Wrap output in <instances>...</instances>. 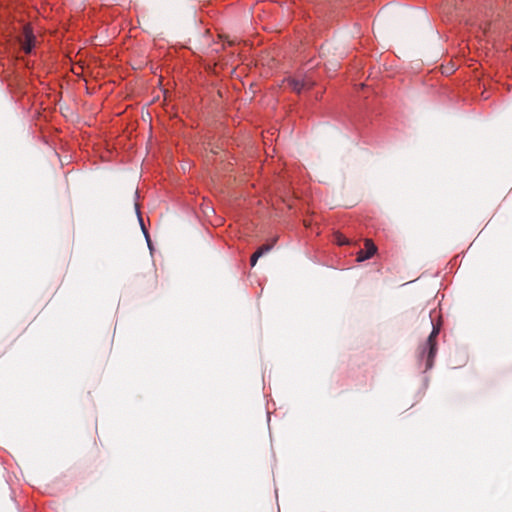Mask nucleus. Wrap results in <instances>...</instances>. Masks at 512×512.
Instances as JSON below:
<instances>
[{
  "instance_id": "nucleus-5",
  "label": "nucleus",
  "mask_w": 512,
  "mask_h": 512,
  "mask_svg": "<svg viewBox=\"0 0 512 512\" xmlns=\"http://www.w3.org/2000/svg\"><path fill=\"white\" fill-rule=\"evenodd\" d=\"M377 252V247L373 243L371 239L365 240V251L360 250L357 254V261L362 262L364 260H367L374 256V254Z\"/></svg>"
},
{
  "instance_id": "nucleus-1",
  "label": "nucleus",
  "mask_w": 512,
  "mask_h": 512,
  "mask_svg": "<svg viewBox=\"0 0 512 512\" xmlns=\"http://www.w3.org/2000/svg\"><path fill=\"white\" fill-rule=\"evenodd\" d=\"M440 332L439 325L433 324V329L430 335L428 336L426 342L419 346L418 348V358L419 360L426 359L425 370L431 369L434 364V358L437 352V342L436 338Z\"/></svg>"
},
{
  "instance_id": "nucleus-4",
  "label": "nucleus",
  "mask_w": 512,
  "mask_h": 512,
  "mask_svg": "<svg viewBox=\"0 0 512 512\" xmlns=\"http://www.w3.org/2000/svg\"><path fill=\"white\" fill-rule=\"evenodd\" d=\"M140 285L146 289H153L157 286V271L155 267L150 266L139 277Z\"/></svg>"
},
{
  "instance_id": "nucleus-6",
  "label": "nucleus",
  "mask_w": 512,
  "mask_h": 512,
  "mask_svg": "<svg viewBox=\"0 0 512 512\" xmlns=\"http://www.w3.org/2000/svg\"><path fill=\"white\" fill-rule=\"evenodd\" d=\"M275 241H276V239H274L271 243L263 244L262 246H260L258 248V250L256 252L261 253V256H263L264 254L268 253L273 248Z\"/></svg>"
},
{
  "instance_id": "nucleus-3",
  "label": "nucleus",
  "mask_w": 512,
  "mask_h": 512,
  "mask_svg": "<svg viewBox=\"0 0 512 512\" xmlns=\"http://www.w3.org/2000/svg\"><path fill=\"white\" fill-rule=\"evenodd\" d=\"M35 36L30 26L26 25L23 27V32L19 37V43L21 49L26 53H30L34 46Z\"/></svg>"
},
{
  "instance_id": "nucleus-7",
  "label": "nucleus",
  "mask_w": 512,
  "mask_h": 512,
  "mask_svg": "<svg viewBox=\"0 0 512 512\" xmlns=\"http://www.w3.org/2000/svg\"><path fill=\"white\" fill-rule=\"evenodd\" d=\"M334 237L338 245H344L349 243V240L341 233H336Z\"/></svg>"
},
{
  "instance_id": "nucleus-9",
  "label": "nucleus",
  "mask_w": 512,
  "mask_h": 512,
  "mask_svg": "<svg viewBox=\"0 0 512 512\" xmlns=\"http://www.w3.org/2000/svg\"><path fill=\"white\" fill-rule=\"evenodd\" d=\"M139 219H140V223H141V226H142L143 232H144V234H145V235H146V237H147V236H148V233H147V231H146V230H145V228H144V225H143L142 219H141V218H139Z\"/></svg>"
},
{
  "instance_id": "nucleus-2",
  "label": "nucleus",
  "mask_w": 512,
  "mask_h": 512,
  "mask_svg": "<svg viewBox=\"0 0 512 512\" xmlns=\"http://www.w3.org/2000/svg\"><path fill=\"white\" fill-rule=\"evenodd\" d=\"M285 83L292 91L298 94L303 90L311 89L315 85V81L308 74H305L300 78H287Z\"/></svg>"
},
{
  "instance_id": "nucleus-8",
  "label": "nucleus",
  "mask_w": 512,
  "mask_h": 512,
  "mask_svg": "<svg viewBox=\"0 0 512 512\" xmlns=\"http://www.w3.org/2000/svg\"><path fill=\"white\" fill-rule=\"evenodd\" d=\"M261 257V253L255 252L250 259L251 266H255L257 263V260Z\"/></svg>"
}]
</instances>
